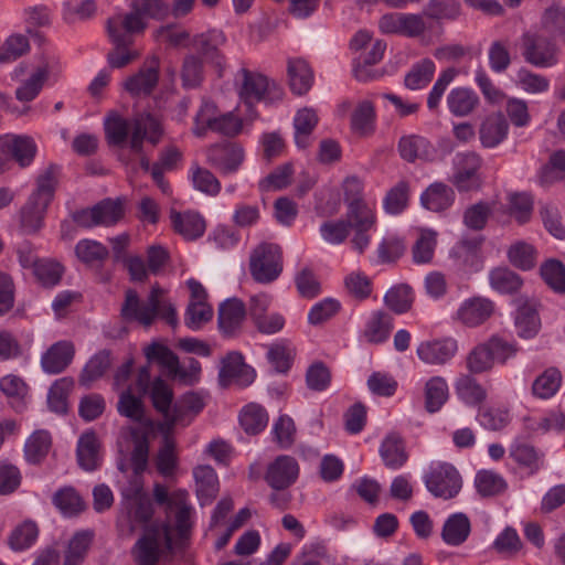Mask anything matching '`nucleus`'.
<instances>
[{
	"label": "nucleus",
	"mask_w": 565,
	"mask_h": 565,
	"mask_svg": "<svg viewBox=\"0 0 565 565\" xmlns=\"http://www.w3.org/2000/svg\"><path fill=\"white\" fill-rule=\"evenodd\" d=\"M58 167L50 164L36 177V189L20 212V225L26 234H34L41 227L47 206L54 198Z\"/></svg>",
	"instance_id": "nucleus-1"
},
{
	"label": "nucleus",
	"mask_w": 565,
	"mask_h": 565,
	"mask_svg": "<svg viewBox=\"0 0 565 565\" xmlns=\"http://www.w3.org/2000/svg\"><path fill=\"white\" fill-rule=\"evenodd\" d=\"M173 552L171 527L167 523L146 524L130 550L136 565H157L161 557Z\"/></svg>",
	"instance_id": "nucleus-2"
},
{
	"label": "nucleus",
	"mask_w": 565,
	"mask_h": 565,
	"mask_svg": "<svg viewBox=\"0 0 565 565\" xmlns=\"http://www.w3.org/2000/svg\"><path fill=\"white\" fill-rule=\"evenodd\" d=\"M282 270L280 247L262 243L250 254L249 271L255 281L269 284L276 280Z\"/></svg>",
	"instance_id": "nucleus-3"
},
{
	"label": "nucleus",
	"mask_w": 565,
	"mask_h": 565,
	"mask_svg": "<svg viewBox=\"0 0 565 565\" xmlns=\"http://www.w3.org/2000/svg\"><path fill=\"white\" fill-rule=\"evenodd\" d=\"M242 85L239 97L250 108L255 103H274L282 98V89L275 83L259 74L246 68L241 70Z\"/></svg>",
	"instance_id": "nucleus-4"
},
{
	"label": "nucleus",
	"mask_w": 565,
	"mask_h": 565,
	"mask_svg": "<svg viewBox=\"0 0 565 565\" xmlns=\"http://www.w3.org/2000/svg\"><path fill=\"white\" fill-rule=\"evenodd\" d=\"M425 483L435 497L451 499L459 493L462 480L452 465L443 463L426 477Z\"/></svg>",
	"instance_id": "nucleus-5"
},
{
	"label": "nucleus",
	"mask_w": 565,
	"mask_h": 565,
	"mask_svg": "<svg viewBox=\"0 0 565 565\" xmlns=\"http://www.w3.org/2000/svg\"><path fill=\"white\" fill-rule=\"evenodd\" d=\"M379 29L382 33L405 35H420L428 30L423 15L399 12L382 15L379 20Z\"/></svg>",
	"instance_id": "nucleus-6"
},
{
	"label": "nucleus",
	"mask_w": 565,
	"mask_h": 565,
	"mask_svg": "<svg viewBox=\"0 0 565 565\" xmlns=\"http://www.w3.org/2000/svg\"><path fill=\"white\" fill-rule=\"evenodd\" d=\"M255 379V371L244 362L238 352H231L222 360V367L218 373V383L227 387L233 381L241 386L249 385Z\"/></svg>",
	"instance_id": "nucleus-7"
},
{
	"label": "nucleus",
	"mask_w": 565,
	"mask_h": 565,
	"mask_svg": "<svg viewBox=\"0 0 565 565\" xmlns=\"http://www.w3.org/2000/svg\"><path fill=\"white\" fill-rule=\"evenodd\" d=\"M299 465L294 457L281 455L269 463L265 480L274 490H285L297 480Z\"/></svg>",
	"instance_id": "nucleus-8"
},
{
	"label": "nucleus",
	"mask_w": 565,
	"mask_h": 565,
	"mask_svg": "<svg viewBox=\"0 0 565 565\" xmlns=\"http://www.w3.org/2000/svg\"><path fill=\"white\" fill-rule=\"evenodd\" d=\"M132 135L130 139V148L135 152L142 150V142L147 139L152 145H157L160 140L163 129L160 121L149 113L137 114L132 121Z\"/></svg>",
	"instance_id": "nucleus-9"
},
{
	"label": "nucleus",
	"mask_w": 565,
	"mask_h": 565,
	"mask_svg": "<svg viewBox=\"0 0 565 565\" xmlns=\"http://www.w3.org/2000/svg\"><path fill=\"white\" fill-rule=\"evenodd\" d=\"M209 162L223 173L235 172L244 160L243 148L234 142L216 143L207 150Z\"/></svg>",
	"instance_id": "nucleus-10"
},
{
	"label": "nucleus",
	"mask_w": 565,
	"mask_h": 565,
	"mask_svg": "<svg viewBox=\"0 0 565 565\" xmlns=\"http://www.w3.org/2000/svg\"><path fill=\"white\" fill-rule=\"evenodd\" d=\"M524 60L536 67H550L556 63V45L550 38H525Z\"/></svg>",
	"instance_id": "nucleus-11"
},
{
	"label": "nucleus",
	"mask_w": 565,
	"mask_h": 565,
	"mask_svg": "<svg viewBox=\"0 0 565 565\" xmlns=\"http://www.w3.org/2000/svg\"><path fill=\"white\" fill-rule=\"evenodd\" d=\"M246 317L243 301L236 298L224 301L218 308V328L226 337H234L242 328Z\"/></svg>",
	"instance_id": "nucleus-12"
},
{
	"label": "nucleus",
	"mask_w": 565,
	"mask_h": 565,
	"mask_svg": "<svg viewBox=\"0 0 565 565\" xmlns=\"http://www.w3.org/2000/svg\"><path fill=\"white\" fill-rule=\"evenodd\" d=\"M493 303L486 298L475 297L466 300L457 311V319L467 327L484 323L493 313Z\"/></svg>",
	"instance_id": "nucleus-13"
},
{
	"label": "nucleus",
	"mask_w": 565,
	"mask_h": 565,
	"mask_svg": "<svg viewBox=\"0 0 565 565\" xmlns=\"http://www.w3.org/2000/svg\"><path fill=\"white\" fill-rule=\"evenodd\" d=\"M100 441L94 430L82 434L77 441L76 457L79 467L94 471L100 466Z\"/></svg>",
	"instance_id": "nucleus-14"
},
{
	"label": "nucleus",
	"mask_w": 565,
	"mask_h": 565,
	"mask_svg": "<svg viewBox=\"0 0 565 565\" xmlns=\"http://www.w3.org/2000/svg\"><path fill=\"white\" fill-rule=\"evenodd\" d=\"M170 218L173 230L186 241H195L205 233L206 221L199 212L171 211Z\"/></svg>",
	"instance_id": "nucleus-15"
},
{
	"label": "nucleus",
	"mask_w": 565,
	"mask_h": 565,
	"mask_svg": "<svg viewBox=\"0 0 565 565\" xmlns=\"http://www.w3.org/2000/svg\"><path fill=\"white\" fill-rule=\"evenodd\" d=\"M401 157L407 162L415 160L433 161L436 154L434 146L423 136H404L398 142Z\"/></svg>",
	"instance_id": "nucleus-16"
},
{
	"label": "nucleus",
	"mask_w": 565,
	"mask_h": 565,
	"mask_svg": "<svg viewBox=\"0 0 565 565\" xmlns=\"http://www.w3.org/2000/svg\"><path fill=\"white\" fill-rule=\"evenodd\" d=\"M158 67L159 58L152 56L148 68H142L137 74L127 78L124 85L125 89L131 96L150 95L158 84Z\"/></svg>",
	"instance_id": "nucleus-17"
},
{
	"label": "nucleus",
	"mask_w": 565,
	"mask_h": 565,
	"mask_svg": "<svg viewBox=\"0 0 565 565\" xmlns=\"http://www.w3.org/2000/svg\"><path fill=\"white\" fill-rule=\"evenodd\" d=\"M74 353V345L68 341L53 344L42 356L43 370L52 374L62 372L72 362Z\"/></svg>",
	"instance_id": "nucleus-18"
},
{
	"label": "nucleus",
	"mask_w": 565,
	"mask_h": 565,
	"mask_svg": "<svg viewBox=\"0 0 565 565\" xmlns=\"http://www.w3.org/2000/svg\"><path fill=\"white\" fill-rule=\"evenodd\" d=\"M509 129L508 121L502 113L489 115L480 125V141L486 148H493L502 142Z\"/></svg>",
	"instance_id": "nucleus-19"
},
{
	"label": "nucleus",
	"mask_w": 565,
	"mask_h": 565,
	"mask_svg": "<svg viewBox=\"0 0 565 565\" xmlns=\"http://www.w3.org/2000/svg\"><path fill=\"white\" fill-rule=\"evenodd\" d=\"M456 352L454 341H427L417 348L418 358L427 364L441 365L450 360Z\"/></svg>",
	"instance_id": "nucleus-20"
},
{
	"label": "nucleus",
	"mask_w": 565,
	"mask_h": 565,
	"mask_svg": "<svg viewBox=\"0 0 565 565\" xmlns=\"http://www.w3.org/2000/svg\"><path fill=\"white\" fill-rule=\"evenodd\" d=\"M454 196V190L449 185L443 182H435L422 194L420 202L427 210L440 212L452 204Z\"/></svg>",
	"instance_id": "nucleus-21"
},
{
	"label": "nucleus",
	"mask_w": 565,
	"mask_h": 565,
	"mask_svg": "<svg viewBox=\"0 0 565 565\" xmlns=\"http://www.w3.org/2000/svg\"><path fill=\"white\" fill-rule=\"evenodd\" d=\"M114 47L107 54V62L113 68H122L140 56L132 38H114Z\"/></svg>",
	"instance_id": "nucleus-22"
},
{
	"label": "nucleus",
	"mask_w": 565,
	"mask_h": 565,
	"mask_svg": "<svg viewBox=\"0 0 565 565\" xmlns=\"http://www.w3.org/2000/svg\"><path fill=\"white\" fill-rule=\"evenodd\" d=\"M515 326L519 329V335L524 339L533 338L541 327V320L535 301L525 300L518 307Z\"/></svg>",
	"instance_id": "nucleus-23"
},
{
	"label": "nucleus",
	"mask_w": 565,
	"mask_h": 565,
	"mask_svg": "<svg viewBox=\"0 0 565 565\" xmlns=\"http://www.w3.org/2000/svg\"><path fill=\"white\" fill-rule=\"evenodd\" d=\"M350 47L359 53V62L376 64L383 57L386 43L380 38H353Z\"/></svg>",
	"instance_id": "nucleus-24"
},
{
	"label": "nucleus",
	"mask_w": 565,
	"mask_h": 565,
	"mask_svg": "<svg viewBox=\"0 0 565 565\" xmlns=\"http://www.w3.org/2000/svg\"><path fill=\"white\" fill-rule=\"evenodd\" d=\"M471 530L470 521L465 513L450 515L443 527L441 537L449 545H460L469 536Z\"/></svg>",
	"instance_id": "nucleus-25"
},
{
	"label": "nucleus",
	"mask_w": 565,
	"mask_h": 565,
	"mask_svg": "<svg viewBox=\"0 0 565 565\" xmlns=\"http://www.w3.org/2000/svg\"><path fill=\"white\" fill-rule=\"evenodd\" d=\"M125 498L135 502L134 519L140 523H148L153 514L150 498L143 492L140 479L135 478L131 487L124 491Z\"/></svg>",
	"instance_id": "nucleus-26"
},
{
	"label": "nucleus",
	"mask_w": 565,
	"mask_h": 565,
	"mask_svg": "<svg viewBox=\"0 0 565 565\" xmlns=\"http://www.w3.org/2000/svg\"><path fill=\"white\" fill-rule=\"evenodd\" d=\"M106 25L109 35H119L120 32L142 33L148 25V21L131 9L127 14H116L109 18Z\"/></svg>",
	"instance_id": "nucleus-27"
},
{
	"label": "nucleus",
	"mask_w": 565,
	"mask_h": 565,
	"mask_svg": "<svg viewBox=\"0 0 565 565\" xmlns=\"http://www.w3.org/2000/svg\"><path fill=\"white\" fill-rule=\"evenodd\" d=\"M447 105L451 114L465 117L473 113L479 106V97L468 88L458 87L449 93Z\"/></svg>",
	"instance_id": "nucleus-28"
},
{
	"label": "nucleus",
	"mask_w": 565,
	"mask_h": 565,
	"mask_svg": "<svg viewBox=\"0 0 565 565\" xmlns=\"http://www.w3.org/2000/svg\"><path fill=\"white\" fill-rule=\"evenodd\" d=\"M117 411L120 415L136 423L142 424L148 427L152 426V422L146 418L145 405L142 399L138 396H135L131 393L130 388H127L120 394L117 404Z\"/></svg>",
	"instance_id": "nucleus-29"
},
{
	"label": "nucleus",
	"mask_w": 565,
	"mask_h": 565,
	"mask_svg": "<svg viewBox=\"0 0 565 565\" xmlns=\"http://www.w3.org/2000/svg\"><path fill=\"white\" fill-rule=\"evenodd\" d=\"M375 108L372 102L362 100L351 114V129L360 137L370 136L374 131Z\"/></svg>",
	"instance_id": "nucleus-30"
},
{
	"label": "nucleus",
	"mask_w": 565,
	"mask_h": 565,
	"mask_svg": "<svg viewBox=\"0 0 565 565\" xmlns=\"http://www.w3.org/2000/svg\"><path fill=\"white\" fill-rule=\"evenodd\" d=\"M425 409L428 413L438 412L449 397V390L446 380L441 376H434L425 383Z\"/></svg>",
	"instance_id": "nucleus-31"
},
{
	"label": "nucleus",
	"mask_w": 565,
	"mask_h": 565,
	"mask_svg": "<svg viewBox=\"0 0 565 565\" xmlns=\"http://www.w3.org/2000/svg\"><path fill=\"white\" fill-rule=\"evenodd\" d=\"M288 77L290 88L297 95L308 93L312 86V71L303 60L288 62Z\"/></svg>",
	"instance_id": "nucleus-32"
},
{
	"label": "nucleus",
	"mask_w": 565,
	"mask_h": 565,
	"mask_svg": "<svg viewBox=\"0 0 565 565\" xmlns=\"http://www.w3.org/2000/svg\"><path fill=\"white\" fill-rule=\"evenodd\" d=\"M380 452L385 465L392 469L401 468L408 459L403 439L395 434L385 438Z\"/></svg>",
	"instance_id": "nucleus-33"
},
{
	"label": "nucleus",
	"mask_w": 565,
	"mask_h": 565,
	"mask_svg": "<svg viewBox=\"0 0 565 565\" xmlns=\"http://www.w3.org/2000/svg\"><path fill=\"white\" fill-rule=\"evenodd\" d=\"M77 258L87 266H102L109 256V250L102 243L82 239L75 246Z\"/></svg>",
	"instance_id": "nucleus-34"
},
{
	"label": "nucleus",
	"mask_w": 565,
	"mask_h": 565,
	"mask_svg": "<svg viewBox=\"0 0 565 565\" xmlns=\"http://www.w3.org/2000/svg\"><path fill=\"white\" fill-rule=\"evenodd\" d=\"M53 503L64 514L74 516L86 509V504L79 493L73 487H64L53 495Z\"/></svg>",
	"instance_id": "nucleus-35"
},
{
	"label": "nucleus",
	"mask_w": 565,
	"mask_h": 565,
	"mask_svg": "<svg viewBox=\"0 0 565 565\" xmlns=\"http://www.w3.org/2000/svg\"><path fill=\"white\" fill-rule=\"evenodd\" d=\"M93 537V531L84 530L76 532L68 542L64 557V565H79L85 558Z\"/></svg>",
	"instance_id": "nucleus-36"
},
{
	"label": "nucleus",
	"mask_w": 565,
	"mask_h": 565,
	"mask_svg": "<svg viewBox=\"0 0 565 565\" xmlns=\"http://www.w3.org/2000/svg\"><path fill=\"white\" fill-rule=\"evenodd\" d=\"M562 384V373L557 367H548L532 384L534 396L547 399L556 394Z\"/></svg>",
	"instance_id": "nucleus-37"
},
{
	"label": "nucleus",
	"mask_w": 565,
	"mask_h": 565,
	"mask_svg": "<svg viewBox=\"0 0 565 565\" xmlns=\"http://www.w3.org/2000/svg\"><path fill=\"white\" fill-rule=\"evenodd\" d=\"M268 415L265 408L258 404L246 405L239 415V423L248 435L259 434L267 425Z\"/></svg>",
	"instance_id": "nucleus-38"
},
{
	"label": "nucleus",
	"mask_w": 565,
	"mask_h": 565,
	"mask_svg": "<svg viewBox=\"0 0 565 565\" xmlns=\"http://www.w3.org/2000/svg\"><path fill=\"white\" fill-rule=\"evenodd\" d=\"M39 529L35 522L26 520L15 526L8 537V545L15 552L29 548L36 540Z\"/></svg>",
	"instance_id": "nucleus-39"
},
{
	"label": "nucleus",
	"mask_w": 565,
	"mask_h": 565,
	"mask_svg": "<svg viewBox=\"0 0 565 565\" xmlns=\"http://www.w3.org/2000/svg\"><path fill=\"white\" fill-rule=\"evenodd\" d=\"M318 124V117L315 110L309 108L300 109L294 120L295 140L299 148H307L309 145V136L312 134Z\"/></svg>",
	"instance_id": "nucleus-40"
},
{
	"label": "nucleus",
	"mask_w": 565,
	"mask_h": 565,
	"mask_svg": "<svg viewBox=\"0 0 565 565\" xmlns=\"http://www.w3.org/2000/svg\"><path fill=\"white\" fill-rule=\"evenodd\" d=\"M111 364L110 352L99 351L85 365L78 382L81 385L89 386L94 381L102 377Z\"/></svg>",
	"instance_id": "nucleus-41"
},
{
	"label": "nucleus",
	"mask_w": 565,
	"mask_h": 565,
	"mask_svg": "<svg viewBox=\"0 0 565 565\" xmlns=\"http://www.w3.org/2000/svg\"><path fill=\"white\" fill-rule=\"evenodd\" d=\"M74 382L70 377L57 380L50 388L47 404L52 412L57 414L67 413V396L72 391Z\"/></svg>",
	"instance_id": "nucleus-42"
},
{
	"label": "nucleus",
	"mask_w": 565,
	"mask_h": 565,
	"mask_svg": "<svg viewBox=\"0 0 565 565\" xmlns=\"http://www.w3.org/2000/svg\"><path fill=\"white\" fill-rule=\"evenodd\" d=\"M456 391L462 401L472 405L481 404L487 397L486 390L470 374L461 375L458 379Z\"/></svg>",
	"instance_id": "nucleus-43"
},
{
	"label": "nucleus",
	"mask_w": 565,
	"mask_h": 565,
	"mask_svg": "<svg viewBox=\"0 0 565 565\" xmlns=\"http://www.w3.org/2000/svg\"><path fill=\"white\" fill-rule=\"evenodd\" d=\"M99 225L111 226L124 217V200L105 199L94 205Z\"/></svg>",
	"instance_id": "nucleus-44"
},
{
	"label": "nucleus",
	"mask_w": 565,
	"mask_h": 565,
	"mask_svg": "<svg viewBox=\"0 0 565 565\" xmlns=\"http://www.w3.org/2000/svg\"><path fill=\"white\" fill-rule=\"evenodd\" d=\"M355 231H369L376 222L374 212L365 202L348 206L347 221Z\"/></svg>",
	"instance_id": "nucleus-45"
},
{
	"label": "nucleus",
	"mask_w": 565,
	"mask_h": 565,
	"mask_svg": "<svg viewBox=\"0 0 565 565\" xmlns=\"http://www.w3.org/2000/svg\"><path fill=\"white\" fill-rule=\"evenodd\" d=\"M545 284L557 294H565V266L557 259H548L540 268Z\"/></svg>",
	"instance_id": "nucleus-46"
},
{
	"label": "nucleus",
	"mask_w": 565,
	"mask_h": 565,
	"mask_svg": "<svg viewBox=\"0 0 565 565\" xmlns=\"http://www.w3.org/2000/svg\"><path fill=\"white\" fill-rule=\"evenodd\" d=\"M476 487L482 497H495L507 490L508 483L500 475L481 470L476 476Z\"/></svg>",
	"instance_id": "nucleus-47"
},
{
	"label": "nucleus",
	"mask_w": 565,
	"mask_h": 565,
	"mask_svg": "<svg viewBox=\"0 0 565 565\" xmlns=\"http://www.w3.org/2000/svg\"><path fill=\"white\" fill-rule=\"evenodd\" d=\"M33 274L43 287H53L61 281L64 267L53 259H40L33 269Z\"/></svg>",
	"instance_id": "nucleus-48"
},
{
	"label": "nucleus",
	"mask_w": 565,
	"mask_h": 565,
	"mask_svg": "<svg viewBox=\"0 0 565 565\" xmlns=\"http://www.w3.org/2000/svg\"><path fill=\"white\" fill-rule=\"evenodd\" d=\"M51 443V436L46 430L34 431L25 444L26 459L33 463L39 462L47 455Z\"/></svg>",
	"instance_id": "nucleus-49"
},
{
	"label": "nucleus",
	"mask_w": 565,
	"mask_h": 565,
	"mask_svg": "<svg viewBox=\"0 0 565 565\" xmlns=\"http://www.w3.org/2000/svg\"><path fill=\"white\" fill-rule=\"evenodd\" d=\"M194 478L196 481V492L201 497L212 500L218 491L217 476L210 466H199L194 469Z\"/></svg>",
	"instance_id": "nucleus-50"
},
{
	"label": "nucleus",
	"mask_w": 565,
	"mask_h": 565,
	"mask_svg": "<svg viewBox=\"0 0 565 565\" xmlns=\"http://www.w3.org/2000/svg\"><path fill=\"white\" fill-rule=\"evenodd\" d=\"M491 286L500 291L507 294L516 292L523 281L519 275L508 268H495L490 274Z\"/></svg>",
	"instance_id": "nucleus-51"
},
{
	"label": "nucleus",
	"mask_w": 565,
	"mask_h": 565,
	"mask_svg": "<svg viewBox=\"0 0 565 565\" xmlns=\"http://www.w3.org/2000/svg\"><path fill=\"white\" fill-rule=\"evenodd\" d=\"M434 72V62L425 58L415 64L409 73H407L405 76V86L409 89H419L431 81Z\"/></svg>",
	"instance_id": "nucleus-52"
},
{
	"label": "nucleus",
	"mask_w": 565,
	"mask_h": 565,
	"mask_svg": "<svg viewBox=\"0 0 565 565\" xmlns=\"http://www.w3.org/2000/svg\"><path fill=\"white\" fill-rule=\"evenodd\" d=\"M384 301L396 313L407 312L413 305L412 288L407 285H398L390 289Z\"/></svg>",
	"instance_id": "nucleus-53"
},
{
	"label": "nucleus",
	"mask_w": 565,
	"mask_h": 565,
	"mask_svg": "<svg viewBox=\"0 0 565 565\" xmlns=\"http://www.w3.org/2000/svg\"><path fill=\"white\" fill-rule=\"evenodd\" d=\"M483 343L488 348V351L494 363L498 362L504 364L518 352V347L515 343L505 340L499 334L491 335Z\"/></svg>",
	"instance_id": "nucleus-54"
},
{
	"label": "nucleus",
	"mask_w": 565,
	"mask_h": 565,
	"mask_svg": "<svg viewBox=\"0 0 565 565\" xmlns=\"http://www.w3.org/2000/svg\"><path fill=\"white\" fill-rule=\"evenodd\" d=\"M533 211V198L525 192H514L509 195L508 213L520 224L529 221Z\"/></svg>",
	"instance_id": "nucleus-55"
},
{
	"label": "nucleus",
	"mask_w": 565,
	"mask_h": 565,
	"mask_svg": "<svg viewBox=\"0 0 565 565\" xmlns=\"http://www.w3.org/2000/svg\"><path fill=\"white\" fill-rule=\"evenodd\" d=\"M493 365L494 361L483 342L476 345L466 358V366L471 374L488 372Z\"/></svg>",
	"instance_id": "nucleus-56"
},
{
	"label": "nucleus",
	"mask_w": 565,
	"mask_h": 565,
	"mask_svg": "<svg viewBox=\"0 0 565 565\" xmlns=\"http://www.w3.org/2000/svg\"><path fill=\"white\" fill-rule=\"evenodd\" d=\"M436 232L431 230L420 231V235L412 249L415 263L426 264L433 259L436 246Z\"/></svg>",
	"instance_id": "nucleus-57"
},
{
	"label": "nucleus",
	"mask_w": 565,
	"mask_h": 565,
	"mask_svg": "<svg viewBox=\"0 0 565 565\" xmlns=\"http://www.w3.org/2000/svg\"><path fill=\"white\" fill-rule=\"evenodd\" d=\"M535 249L525 242H518L509 248L508 256L510 262L523 270L532 269L535 266Z\"/></svg>",
	"instance_id": "nucleus-58"
},
{
	"label": "nucleus",
	"mask_w": 565,
	"mask_h": 565,
	"mask_svg": "<svg viewBox=\"0 0 565 565\" xmlns=\"http://www.w3.org/2000/svg\"><path fill=\"white\" fill-rule=\"evenodd\" d=\"M134 449L131 452V463L136 478L141 475L148 465L149 457V443L146 435L139 434L137 430H132Z\"/></svg>",
	"instance_id": "nucleus-59"
},
{
	"label": "nucleus",
	"mask_w": 565,
	"mask_h": 565,
	"mask_svg": "<svg viewBox=\"0 0 565 565\" xmlns=\"http://www.w3.org/2000/svg\"><path fill=\"white\" fill-rule=\"evenodd\" d=\"M129 122L119 115H113L105 121V132L109 145L122 146L129 134Z\"/></svg>",
	"instance_id": "nucleus-60"
},
{
	"label": "nucleus",
	"mask_w": 565,
	"mask_h": 565,
	"mask_svg": "<svg viewBox=\"0 0 565 565\" xmlns=\"http://www.w3.org/2000/svg\"><path fill=\"white\" fill-rule=\"evenodd\" d=\"M12 159L20 167L24 168L31 164L36 153V145L30 137L13 136L12 137Z\"/></svg>",
	"instance_id": "nucleus-61"
},
{
	"label": "nucleus",
	"mask_w": 565,
	"mask_h": 565,
	"mask_svg": "<svg viewBox=\"0 0 565 565\" xmlns=\"http://www.w3.org/2000/svg\"><path fill=\"white\" fill-rule=\"evenodd\" d=\"M150 397L153 407L159 413L170 411L173 401V392L171 387L160 377H157L150 388Z\"/></svg>",
	"instance_id": "nucleus-62"
},
{
	"label": "nucleus",
	"mask_w": 565,
	"mask_h": 565,
	"mask_svg": "<svg viewBox=\"0 0 565 565\" xmlns=\"http://www.w3.org/2000/svg\"><path fill=\"white\" fill-rule=\"evenodd\" d=\"M47 75V66L38 68V71L17 89V98L21 102H30L35 98L46 81Z\"/></svg>",
	"instance_id": "nucleus-63"
},
{
	"label": "nucleus",
	"mask_w": 565,
	"mask_h": 565,
	"mask_svg": "<svg viewBox=\"0 0 565 565\" xmlns=\"http://www.w3.org/2000/svg\"><path fill=\"white\" fill-rule=\"evenodd\" d=\"M143 315H146V311L137 291L128 289L125 294V301L120 309L121 318L127 322L138 321L145 327V321L142 319Z\"/></svg>",
	"instance_id": "nucleus-64"
}]
</instances>
